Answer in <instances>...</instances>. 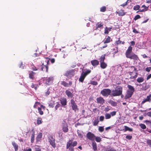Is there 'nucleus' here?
Returning <instances> with one entry per match:
<instances>
[{
	"label": "nucleus",
	"mask_w": 151,
	"mask_h": 151,
	"mask_svg": "<svg viewBox=\"0 0 151 151\" xmlns=\"http://www.w3.org/2000/svg\"><path fill=\"white\" fill-rule=\"evenodd\" d=\"M42 119H40L39 118H38V119L37 121V125H39L42 123Z\"/></svg>",
	"instance_id": "37998d69"
},
{
	"label": "nucleus",
	"mask_w": 151,
	"mask_h": 151,
	"mask_svg": "<svg viewBox=\"0 0 151 151\" xmlns=\"http://www.w3.org/2000/svg\"><path fill=\"white\" fill-rule=\"evenodd\" d=\"M133 32L135 33H138L139 32L135 28H134L133 30Z\"/></svg>",
	"instance_id": "0e129e2a"
},
{
	"label": "nucleus",
	"mask_w": 151,
	"mask_h": 151,
	"mask_svg": "<svg viewBox=\"0 0 151 151\" xmlns=\"http://www.w3.org/2000/svg\"><path fill=\"white\" fill-rule=\"evenodd\" d=\"M86 137L87 139L92 142L94 141V139L95 137L94 134L91 132H88L86 135Z\"/></svg>",
	"instance_id": "f8f14e48"
},
{
	"label": "nucleus",
	"mask_w": 151,
	"mask_h": 151,
	"mask_svg": "<svg viewBox=\"0 0 151 151\" xmlns=\"http://www.w3.org/2000/svg\"><path fill=\"white\" fill-rule=\"evenodd\" d=\"M75 74V69H72L67 70L64 74V76L68 78H71L73 77Z\"/></svg>",
	"instance_id": "423d86ee"
},
{
	"label": "nucleus",
	"mask_w": 151,
	"mask_h": 151,
	"mask_svg": "<svg viewBox=\"0 0 151 151\" xmlns=\"http://www.w3.org/2000/svg\"><path fill=\"white\" fill-rule=\"evenodd\" d=\"M125 42L124 41H121L120 40V38H118V40L117 41H116L115 43V45H118L119 44H124Z\"/></svg>",
	"instance_id": "7c9ffc66"
},
{
	"label": "nucleus",
	"mask_w": 151,
	"mask_h": 151,
	"mask_svg": "<svg viewBox=\"0 0 151 151\" xmlns=\"http://www.w3.org/2000/svg\"><path fill=\"white\" fill-rule=\"evenodd\" d=\"M62 129L63 131L65 133H66L68 132V126L66 122L63 120L61 125Z\"/></svg>",
	"instance_id": "9b49d317"
},
{
	"label": "nucleus",
	"mask_w": 151,
	"mask_h": 151,
	"mask_svg": "<svg viewBox=\"0 0 151 151\" xmlns=\"http://www.w3.org/2000/svg\"><path fill=\"white\" fill-rule=\"evenodd\" d=\"M49 141L50 144L53 148H55L56 147L55 142V139L52 136H50L48 139Z\"/></svg>",
	"instance_id": "ddd939ff"
},
{
	"label": "nucleus",
	"mask_w": 151,
	"mask_h": 151,
	"mask_svg": "<svg viewBox=\"0 0 151 151\" xmlns=\"http://www.w3.org/2000/svg\"><path fill=\"white\" fill-rule=\"evenodd\" d=\"M41 108H43V109H45V107L44 106L42 105H41L40 107H38V112L39 114L41 115H42L43 114V112L42 111V110Z\"/></svg>",
	"instance_id": "393cba45"
},
{
	"label": "nucleus",
	"mask_w": 151,
	"mask_h": 151,
	"mask_svg": "<svg viewBox=\"0 0 151 151\" xmlns=\"http://www.w3.org/2000/svg\"><path fill=\"white\" fill-rule=\"evenodd\" d=\"M117 13L118 14L119 16H123L125 14V13L124 12V11L123 10L119 11L117 12Z\"/></svg>",
	"instance_id": "cd10ccee"
},
{
	"label": "nucleus",
	"mask_w": 151,
	"mask_h": 151,
	"mask_svg": "<svg viewBox=\"0 0 151 151\" xmlns=\"http://www.w3.org/2000/svg\"><path fill=\"white\" fill-rule=\"evenodd\" d=\"M106 7L105 6H103L100 8V11L101 12H104L106 11Z\"/></svg>",
	"instance_id": "ea45409f"
},
{
	"label": "nucleus",
	"mask_w": 151,
	"mask_h": 151,
	"mask_svg": "<svg viewBox=\"0 0 151 151\" xmlns=\"http://www.w3.org/2000/svg\"><path fill=\"white\" fill-rule=\"evenodd\" d=\"M42 65L38 69L41 70L48 72V63H49V59L48 58H43L42 59Z\"/></svg>",
	"instance_id": "f03ea898"
},
{
	"label": "nucleus",
	"mask_w": 151,
	"mask_h": 151,
	"mask_svg": "<svg viewBox=\"0 0 151 151\" xmlns=\"http://www.w3.org/2000/svg\"><path fill=\"white\" fill-rule=\"evenodd\" d=\"M151 78V74H149L147 76V78H146V80H148L149 79H150Z\"/></svg>",
	"instance_id": "69168bd1"
},
{
	"label": "nucleus",
	"mask_w": 151,
	"mask_h": 151,
	"mask_svg": "<svg viewBox=\"0 0 151 151\" xmlns=\"http://www.w3.org/2000/svg\"><path fill=\"white\" fill-rule=\"evenodd\" d=\"M133 93V92L129 91H127L126 94L125 96V99H128L130 98L131 97Z\"/></svg>",
	"instance_id": "dca6fc26"
},
{
	"label": "nucleus",
	"mask_w": 151,
	"mask_h": 151,
	"mask_svg": "<svg viewBox=\"0 0 151 151\" xmlns=\"http://www.w3.org/2000/svg\"><path fill=\"white\" fill-rule=\"evenodd\" d=\"M32 134L31 136V142L32 143H33L34 142L35 140V131L34 129L32 130Z\"/></svg>",
	"instance_id": "412c9836"
},
{
	"label": "nucleus",
	"mask_w": 151,
	"mask_h": 151,
	"mask_svg": "<svg viewBox=\"0 0 151 151\" xmlns=\"http://www.w3.org/2000/svg\"><path fill=\"white\" fill-rule=\"evenodd\" d=\"M106 151H116V150L112 148H111L108 150H106Z\"/></svg>",
	"instance_id": "774afa93"
},
{
	"label": "nucleus",
	"mask_w": 151,
	"mask_h": 151,
	"mask_svg": "<svg viewBox=\"0 0 151 151\" xmlns=\"http://www.w3.org/2000/svg\"><path fill=\"white\" fill-rule=\"evenodd\" d=\"M105 55H102L101 56L99 59L100 63L104 62V60L105 59Z\"/></svg>",
	"instance_id": "473e14b6"
},
{
	"label": "nucleus",
	"mask_w": 151,
	"mask_h": 151,
	"mask_svg": "<svg viewBox=\"0 0 151 151\" xmlns=\"http://www.w3.org/2000/svg\"><path fill=\"white\" fill-rule=\"evenodd\" d=\"M42 133L41 132H40L38 133L37 137H36V140L37 142L40 141L42 137Z\"/></svg>",
	"instance_id": "5701e85b"
},
{
	"label": "nucleus",
	"mask_w": 151,
	"mask_h": 151,
	"mask_svg": "<svg viewBox=\"0 0 151 151\" xmlns=\"http://www.w3.org/2000/svg\"><path fill=\"white\" fill-rule=\"evenodd\" d=\"M31 87L32 88H34L35 90H36L37 89L38 86L37 85H34L33 83L32 84V85L31 86Z\"/></svg>",
	"instance_id": "603ef678"
},
{
	"label": "nucleus",
	"mask_w": 151,
	"mask_h": 151,
	"mask_svg": "<svg viewBox=\"0 0 151 151\" xmlns=\"http://www.w3.org/2000/svg\"><path fill=\"white\" fill-rule=\"evenodd\" d=\"M65 93L68 97L72 98L73 97V95L72 93L69 91L66 90L65 91Z\"/></svg>",
	"instance_id": "b1692460"
},
{
	"label": "nucleus",
	"mask_w": 151,
	"mask_h": 151,
	"mask_svg": "<svg viewBox=\"0 0 151 151\" xmlns=\"http://www.w3.org/2000/svg\"><path fill=\"white\" fill-rule=\"evenodd\" d=\"M91 72V71L90 70H88L85 72L83 71L81 73L80 77L79 78V81L83 83L86 76L90 74Z\"/></svg>",
	"instance_id": "39448f33"
},
{
	"label": "nucleus",
	"mask_w": 151,
	"mask_h": 151,
	"mask_svg": "<svg viewBox=\"0 0 151 151\" xmlns=\"http://www.w3.org/2000/svg\"><path fill=\"white\" fill-rule=\"evenodd\" d=\"M127 87L128 88L127 91H129L134 93L135 90L134 87L133 86L130 85L128 84Z\"/></svg>",
	"instance_id": "a878e982"
},
{
	"label": "nucleus",
	"mask_w": 151,
	"mask_h": 151,
	"mask_svg": "<svg viewBox=\"0 0 151 151\" xmlns=\"http://www.w3.org/2000/svg\"><path fill=\"white\" fill-rule=\"evenodd\" d=\"M141 128L143 129H145L146 128V127L145 125L143 124H139Z\"/></svg>",
	"instance_id": "de8ad7c7"
},
{
	"label": "nucleus",
	"mask_w": 151,
	"mask_h": 151,
	"mask_svg": "<svg viewBox=\"0 0 151 151\" xmlns=\"http://www.w3.org/2000/svg\"><path fill=\"white\" fill-rule=\"evenodd\" d=\"M141 17L139 15H136L134 17V20H136L140 18Z\"/></svg>",
	"instance_id": "864d4df0"
},
{
	"label": "nucleus",
	"mask_w": 151,
	"mask_h": 151,
	"mask_svg": "<svg viewBox=\"0 0 151 151\" xmlns=\"http://www.w3.org/2000/svg\"><path fill=\"white\" fill-rule=\"evenodd\" d=\"M95 140L97 142H100L101 140V139L99 137H96L95 136V138L94 139V141Z\"/></svg>",
	"instance_id": "f704fd0d"
},
{
	"label": "nucleus",
	"mask_w": 151,
	"mask_h": 151,
	"mask_svg": "<svg viewBox=\"0 0 151 151\" xmlns=\"http://www.w3.org/2000/svg\"><path fill=\"white\" fill-rule=\"evenodd\" d=\"M35 151H41V149L39 146H37V147L35 148Z\"/></svg>",
	"instance_id": "a18cd8bd"
},
{
	"label": "nucleus",
	"mask_w": 151,
	"mask_h": 151,
	"mask_svg": "<svg viewBox=\"0 0 151 151\" xmlns=\"http://www.w3.org/2000/svg\"><path fill=\"white\" fill-rule=\"evenodd\" d=\"M40 104V103L38 102H36L35 104L34 105V108H37V104Z\"/></svg>",
	"instance_id": "052dcab7"
},
{
	"label": "nucleus",
	"mask_w": 151,
	"mask_h": 151,
	"mask_svg": "<svg viewBox=\"0 0 151 151\" xmlns=\"http://www.w3.org/2000/svg\"><path fill=\"white\" fill-rule=\"evenodd\" d=\"M90 83L91 85H93L95 86H96L98 84V83L96 81H91Z\"/></svg>",
	"instance_id": "8fccbe9b"
},
{
	"label": "nucleus",
	"mask_w": 151,
	"mask_h": 151,
	"mask_svg": "<svg viewBox=\"0 0 151 151\" xmlns=\"http://www.w3.org/2000/svg\"><path fill=\"white\" fill-rule=\"evenodd\" d=\"M123 91L122 87L120 86L116 87L115 90H113L111 91L110 96L111 97L119 96L122 94Z\"/></svg>",
	"instance_id": "7ed1b4c3"
},
{
	"label": "nucleus",
	"mask_w": 151,
	"mask_h": 151,
	"mask_svg": "<svg viewBox=\"0 0 151 151\" xmlns=\"http://www.w3.org/2000/svg\"><path fill=\"white\" fill-rule=\"evenodd\" d=\"M144 7V9H140V6L139 5H136L134 6L133 7V9L134 10L137 11L139 10L137 12V13L138 12H142L144 11H147L148 9V7H147L145 5H143L142 6V8Z\"/></svg>",
	"instance_id": "0eeeda50"
},
{
	"label": "nucleus",
	"mask_w": 151,
	"mask_h": 151,
	"mask_svg": "<svg viewBox=\"0 0 151 151\" xmlns=\"http://www.w3.org/2000/svg\"><path fill=\"white\" fill-rule=\"evenodd\" d=\"M24 151H32V149L31 148H29L27 149H24Z\"/></svg>",
	"instance_id": "338daca9"
},
{
	"label": "nucleus",
	"mask_w": 151,
	"mask_h": 151,
	"mask_svg": "<svg viewBox=\"0 0 151 151\" xmlns=\"http://www.w3.org/2000/svg\"><path fill=\"white\" fill-rule=\"evenodd\" d=\"M146 143L149 147H151V140L150 139H147Z\"/></svg>",
	"instance_id": "c03bdc74"
},
{
	"label": "nucleus",
	"mask_w": 151,
	"mask_h": 151,
	"mask_svg": "<svg viewBox=\"0 0 151 151\" xmlns=\"http://www.w3.org/2000/svg\"><path fill=\"white\" fill-rule=\"evenodd\" d=\"M60 103L63 106H65L66 105L67 101L65 98H61L60 100Z\"/></svg>",
	"instance_id": "aec40b11"
},
{
	"label": "nucleus",
	"mask_w": 151,
	"mask_h": 151,
	"mask_svg": "<svg viewBox=\"0 0 151 151\" xmlns=\"http://www.w3.org/2000/svg\"><path fill=\"white\" fill-rule=\"evenodd\" d=\"M111 91L110 89L106 88L103 89L101 91V93L104 96H108L110 95L111 93Z\"/></svg>",
	"instance_id": "1a4fd4ad"
},
{
	"label": "nucleus",
	"mask_w": 151,
	"mask_h": 151,
	"mask_svg": "<svg viewBox=\"0 0 151 151\" xmlns=\"http://www.w3.org/2000/svg\"><path fill=\"white\" fill-rule=\"evenodd\" d=\"M58 104H57L55 107V109L56 110H57L59 107H60V104L58 103H57Z\"/></svg>",
	"instance_id": "680f3d73"
},
{
	"label": "nucleus",
	"mask_w": 151,
	"mask_h": 151,
	"mask_svg": "<svg viewBox=\"0 0 151 151\" xmlns=\"http://www.w3.org/2000/svg\"><path fill=\"white\" fill-rule=\"evenodd\" d=\"M103 24L102 23H100L99 24V23H98L96 24V28L95 29V30H97L98 28L102 27H103Z\"/></svg>",
	"instance_id": "72a5a7b5"
},
{
	"label": "nucleus",
	"mask_w": 151,
	"mask_h": 151,
	"mask_svg": "<svg viewBox=\"0 0 151 151\" xmlns=\"http://www.w3.org/2000/svg\"><path fill=\"white\" fill-rule=\"evenodd\" d=\"M91 63L93 66H96L99 64V62L96 59L91 61Z\"/></svg>",
	"instance_id": "6ab92c4d"
},
{
	"label": "nucleus",
	"mask_w": 151,
	"mask_h": 151,
	"mask_svg": "<svg viewBox=\"0 0 151 151\" xmlns=\"http://www.w3.org/2000/svg\"><path fill=\"white\" fill-rule=\"evenodd\" d=\"M126 138L127 139L130 140L132 138V136L131 135H127L126 136Z\"/></svg>",
	"instance_id": "bf43d9fd"
},
{
	"label": "nucleus",
	"mask_w": 151,
	"mask_h": 151,
	"mask_svg": "<svg viewBox=\"0 0 151 151\" xmlns=\"http://www.w3.org/2000/svg\"><path fill=\"white\" fill-rule=\"evenodd\" d=\"M92 145L93 150L94 151H97V144L96 143L95 141L92 142Z\"/></svg>",
	"instance_id": "4be33fe9"
},
{
	"label": "nucleus",
	"mask_w": 151,
	"mask_h": 151,
	"mask_svg": "<svg viewBox=\"0 0 151 151\" xmlns=\"http://www.w3.org/2000/svg\"><path fill=\"white\" fill-rule=\"evenodd\" d=\"M36 73L33 71H31L29 74V78L33 80L35 79V75Z\"/></svg>",
	"instance_id": "f3484780"
},
{
	"label": "nucleus",
	"mask_w": 151,
	"mask_h": 151,
	"mask_svg": "<svg viewBox=\"0 0 151 151\" xmlns=\"http://www.w3.org/2000/svg\"><path fill=\"white\" fill-rule=\"evenodd\" d=\"M151 95L147 96V98L144 99L142 101V104H143L145 102L148 101L150 102L151 101Z\"/></svg>",
	"instance_id": "a211bd4d"
},
{
	"label": "nucleus",
	"mask_w": 151,
	"mask_h": 151,
	"mask_svg": "<svg viewBox=\"0 0 151 151\" xmlns=\"http://www.w3.org/2000/svg\"><path fill=\"white\" fill-rule=\"evenodd\" d=\"M31 67L32 69L34 71H36L38 69V68L37 69V68L35 67L32 63L31 65Z\"/></svg>",
	"instance_id": "79ce46f5"
},
{
	"label": "nucleus",
	"mask_w": 151,
	"mask_h": 151,
	"mask_svg": "<svg viewBox=\"0 0 151 151\" xmlns=\"http://www.w3.org/2000/svg\"><path fill=\"white\" fill-rule=\"evenodd\" d=\"M100 63V67L101 68L104 69L106 68L107 67V65L104 62H101Z\"/></svg>",
	"instance_id": "bb28decb"
},
{
	"label": "nucleus",
	"mask_w": 151,
	"mask_h": 151,
	"mask_svg": "<svg viewBox=\"0 0 151 151\" xmlns=\"http://www.w3.org/2000/svg\"><path fill=\"white\" fill-rule=\"evenodd\" d=\"M68 142L66 144V148L67 149H68V151H74V148L73 147L76 146L78 144L76 141H74L73 143L71 142Z\"/></svg>",
	"instance_id": "20e7f679"
},
{
	"label": "nucleus",
	"mask_w": 151,
	"mask_h": 151,
	"mask_svg": "<svg viewBox=\"0 0 151 151\" xmlns=\"http://www.w3.org/2000/svg\"><path fill=\"white\" fill-rule=\"evenodd\" d=\"M78 131V130L77 131L78 136L79 138H82L83 137V135L82 134L79 132Z\"/></svg>",
	"instance_id": "5fc2aeb1"
},
{
	"label": "nucleus",
	"mask_w": 151,
	"mask_h": 151,
	"mask_svg": "<svg viewBox=\"0 0 151 151\" xmlns=\"http://www.w3.org/2000/svg\"><path fill=\"white\" fill-rule=\"evenodd\" d=\"M99 121L98 119L94 120L93 122V125L94 126H96L98 124Z\"/></svg>",
	"instance_id": "49530a36"
},
{
	"label": "nucleus",
	"mask_w": 151,
	"mask_h": 151,
	"mask_svg": "<svg viewBox=\"0 0 151 151\" xmlns=\"http://www.w3.org/2000/svg\"><path fill=\"white\" fill-rule=\"evenodd\" d=\"M129 70V71H131V70L133 71V72L134 71H135L137 70L136 68L134 66H132L129 67L128 68Z\"/></svg>",
	"instance_id": "e433bc0d"
},
{
	"label": "nucleus",
	"mask_w": 151,
	"mask_h": 151,
	"mask_svg": "<svg viewBox=\"0 0 151 151\" xmlns=\"http://www.w3.org/2000/svg\"><path fill=\"white\" fill-rule=\"evenodd\" d=\"M116 111H113L110 113L111 116H114L116 115Z\"/></svg>",
	"instance_id": "4d7b16f0"
},
{
	"label": "nucleus",
	"mask_w": 151,
	"mask_h": 151,
	"mask_svg": "<svg viewBox=\"0 0 151 151\" xmlns=\"http://www.w3.org/2000/svg\"><path fill=\"white\" fill-rule=\"evenodd\" d=\"M54 78L52 76H50L49 77L45 78L44 79V81L46 84L50 85L52 83Z\"/></svg>",
	"instance_id": "9d476101"
},
{
	"label": "nucleus",
	"mask_w": 151,
	"mask_h": 151,
	"mask_svg": "<svg viewBox=\"0 0 151 151\" xmlns=\"http://www.w3.org/2000/svg\"><path fill=\"white\" fill-rule=\"evenodd\" d=\"M112 29L111 27L108 28L107 27H106L105 28L104 33L105 34H108L109 33V31H111Z\"/></svg>",
	"instance_id": "c85d7f7f"
},
{
	"label": "nucleus",
	"mask_w": 151,
	"mask_h": 151,
	"mask_svg": "<svg viewBox=\"0 0 151 151\" xmlns=\"http://www.w3.org/2000/svg\"><path fill=\"white\" fill-rule=\"evenodd\" d=\"M55 103L54 102L50 103L49 104V106L50 107H53L55 106Z\"/></svg>",
	"instance_id": "6e6d98bb"
},
{
	"label": "nucleus",
	"mask_w": 151,
	"mask_h": 151,
	"mask_svg": "<svg viewBox=\"0 0 151 151\" xmlns=\"http://www.w3.org/2000/svg\"><path fill=\"white\" fill-rule=\"evenodd\" d=\"M151 69V68L150 67H147L146 68V71L149 72L150 71Z\"/></svg>",
	"instance_id": "e2e57ef3"
},
{
	"label": "nucleus",
	"mask_w": 151,
	"mask_h": 151,
	"mask_svg": "<svg viewBox=\"0 0 151 151\" xmlns=\"http://www.w3.org/2000/svg\"><path fill=\"white\" fill-rule=\"evenodd\" d=\"M132 47L130 46L128 47L125 52V55L127 58L134 60H137L139 59L138 56L133 53H132Z\"/></svg>",
	"instance_id": "f257e3e1"
},
{
	"label": "nucleus",
	"mask_w": 151,
	"mask_h": 151,
	"mask_svg": "<svg viewBox=\"0 0 151 151\" xmlns=\"http://www.w3.org/2000/svg\"><path fill=\"white\" fill-rule=\"evenodd\" d=\"M144 78L142 77H138L137 79V81L138 83H140L143 82L144 81Z\"/></svg>",
	"instance_id": "4c0bfd02"
},
{
	"label": "nucleus",
	"mask_w": 151,
	"mask_h": 151,
	"mask_svg": "<svg viewBox=\"0 0 151 151\" xmlns=\"http://www.w3.org/2000/svg\"><path fill=\"white\" fill-rule=\"evenodd\" d=\"M70 103L72 109L75 112L76 111L79 110L78 106L73 99H72L70 100Z\"/></svg>",
	"instance_id": "6e6552de"
},
{
	"label": "nucleus",
	"mask_w": 151,
	"mask_h": 151,
	"mask_svg": "<svg viewBox=\"0 0 151 151\" xmlns=\"http://www.w3.org/2000/svg\"><path fill=\"white\" fill-rule=\"evenodd\" d=\"M97 103L103 105L105 102L104 99L102 97H100L96 99Z\"/></svg>",
	"instance_id": "2eb2a0df"
},
{
	"label": "nucleus",
	"mask_w": 151,
	"mask_h": 151,
	"mask_svg": "<svg viewBox=\"0 0 151 151\" xmlns=\"http://www.w3.org/2000/svg\"><path fill=\"white\" fill-rule=\"evenodd\" d=\"M129 1H131V0H127L126 2L125 3L121 4L120 6H121L124 7L125 6L127 5V3Z\"/></svg>",
	"instance_id": "09e8293b"
},
{
	"label": "nucleus",
	"mask_w": 151,
	"mask_h": 151,
	"mask_svg": "<svg viewBox=\"0 0 151 151\" xmlns=\"http://www.w3.org/2000/svg\"><path fill=\"white\" fill-rule=\"evenodd\" d=\"M61 84L65 87H68L71 86L72 84V81H71L69 82V83H67L65 81H61L60 83Z\"/></svg>",
	"instance_id": "4468645a"
},
{
	"label": "nucleus",
	"mask_w": 151,
	"mask_h": 151,
	"mask_svg": "<svg viewBox=\"0 0 151 151\" xmlns=\"http://www.w3.org/2000/svg\"><path fill=\"white\" fill-rule=\"evenodd\" d=\"M110 37L109 36H108L106 38V40L104 41V43H106L110 42Z\"/></svg>",
	"instance_id": "58836bf2"
},
{
	"label": "nucleus",
	"mask_w": 151,
	"mask_h": 151,
	"mask_svg": "<svg viewBox=\"0 0 151 151\" xmlns=\"http://www.w3.org/2000/svg\"><path fill=\"white\" fill-rule=\"evenodd\" d=\"M108 102L110 104L111 106H116L117 104V103L116 102L113 101L112 100H109L108 101Z\"/></svg>",
	"instance_id": "c756f323"
},
{
	"label": "nucleus",
	"mask_w": 151,
	"mask_h": 151,
	"mask_svg": "<svg viewBox=\"0 0 151 151\" xmlns=\"http://www.w3.org/2000/svg\"><path fill=\"white\" fill-rule=\"evenodd\" d=\"M105 118L106 119H109L111 118V115L110 114L106 113L105 115Z\"/></svg>",
	"instance_id": "a19ab883"
},
{
	"label": "nucleus",
	"mask_w": 151,
	"mask_h": 151,
	"mask_svg": "<svg viewBox=\"0 0 151 151\" xmlns=\"http://www.w3.org/2000/svg\"><path fill=\"white\" fill-rule=\"evenodd\" d=\"M124 127L125 131H128L130 132H132L133 131V129L132 128H130L126 126H124Z\"/></svg>",
	"instance_id": "c9c22d12"
},
{
	"label": "nucleus",
	"mask_w": 151,
	"mask_h": 151,
	"mask_svg": "<svg viewBox=\"0 0 151 151\" xmlns=\"http://www.w3.org/2000/svg\"><path fill=\"white\" fill-rule=\"evenodd\" d=\"M12 144L14 147L15 151H17L18 148L17 145L14 142H12Z\"/></svg>",
	"instance_id": "2f4dec72"
},
{
	"label": "nucleus",
	"mask_w": 151,
	"mask_h": 151,
	"mask_svg": "<svg viewBox=\"0 0 151 151\" xmlns=\"http://www.w3.org/2000/svg\"><path fill=\"white\" fill-rule=\"evenodd\" d=\"M104 116H101L99 117V120L101 122L103 121L104 120Z\"/></svg>",
	"instance_id": "13d9d810"
},
{
	"label": "nucleus",
	"mask_w": 151,
	"mask_h": 151,
	"mask_svg": "<svg viewBox=\"0 0 151 151\" xmlns=\"http://www.w3.org/2000/svg\"><path fill=\"white\" fill-rule=\"evenodd\" d=\"M99 130L100 132H102L104 131V128L103 127H99Z\"/></svg>",
	"instance_id": "3c124183"
}]
</instances>
